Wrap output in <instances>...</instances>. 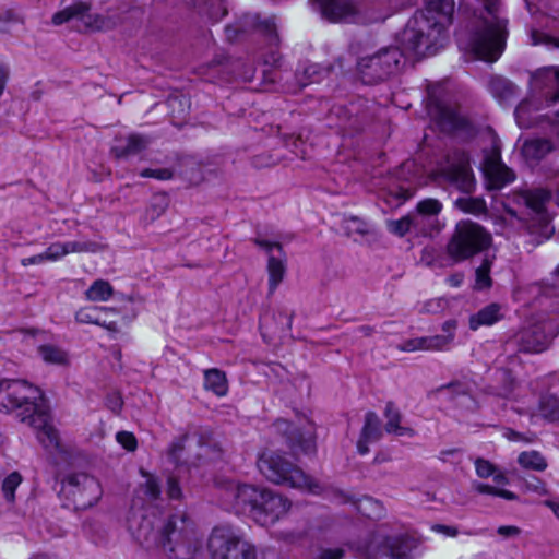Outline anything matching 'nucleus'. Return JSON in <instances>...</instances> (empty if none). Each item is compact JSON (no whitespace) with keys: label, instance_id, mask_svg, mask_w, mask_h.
<instances>
[{"label":"nucleus","instance_id":"1","mask_svg":"<svg viewBox=\"0 0 559 559\" xmlns=\"http://www.w3.org/2000/svg\"><path fill=\"white\" fill-rule=\"evenodd\" d=\"M0 407L7 413L16 411L20 421L34 428L44 448L59 447L57 429L51 425L50 408L43 392L26 380L0 381Z\"/></svg>","mask_w":559,"mask_h":559},{"label":"nucleus","instance_id":"2","mask_svg":"<svg viewBox=\"0 0 559 559\" xmlns=\"http://www.w3.org/2000/svg\"><path fill=\"white\" fill-rule=\"evenodd\" d=\"M133 536L143 548H156L169 559H194L202 548L186 513H169L154 523L143 519Z\"/></svg>","mask_w":559,"mask_h":559},{"label":"nucleus","instance_id":"3","mask_svg":"<svg viewBox=\"0 0 559 559\" xmlns=\"http://www.w3.org/2000/svg\"><path fill=\"white\" fill-rule=\"evenodd\" d=\"M454 0H426L403 32V40L415 53L435 55L448 40L453 22Z\"/></svg>","mask_w":559,"mask_h":559},{"label":"nucleus","instance_id":"4","mask_svg":"<svg viewBox=\"0 0 559 559\" xmlns=\"http://www.w3.org/2000/svg\"><path fill=\"white\" fill-rule=\"evenodd\" d=\"M234 503L257 524L265 527L278 522L292 506L287 498L271 489L247 484L237 486Z\"/></svg>","mask_w":559,"mask_h":559},{"label":"nucleus","instance_id":"5","mask_svg":"<svg viewBox=\"0 0 559 559\" xmlns=\"http://www.w3.org/2000/svg\"><path fill=\"white\" fill-rule=\"evenodd\" d=\"M257 467L273 484L304 489L313 495L322 492L320 484L290 461L285 452L262 450L258 455Z\"/></svg>","mask_w":559,"mask_h":559},{"label":"nucleus","instance_id":"6","mask_svg":"<svg viewBox=\"0 0 559 559\" xmlns=\"http://www.w3.org/2000/svg\"><path fill=\"white\" fill-rule=\"evenodd\" d=\"M491 19L480 17L469 32L468 46L473 56L480 61L493 63L506 50L509 35L508 19L497 14Z\"/></svg>","mask_w":559,"mask_h":559},{"label":"nucleus","instance_id":"7","mask_svg":"<svg viewBox=\"0 0 559 559\" xmlns=\"http://www.w3.org/2000/svg\"><path fill=\"white\" fill-rule=\"evenodd\" d=\"M492 237L484 226L472 221H460L447 243V253L455 262H464L486 251Z\"/></svg>","mask_w":559,"mask_h":559},{"label":"nucleus","instance_id":"8","mask_svg":"<svg viewBox=\"0 0 559 559\" xmlns=\"http://www.w3.org/2000/svg\"><path fill=\"white\" fill-rule=\"evenodd\" d=\"M59 495L64 508L79 511L96 504L103 495V489L94 476L86 473H70L62 479Z\"/></svg>","mask_w":559,"mask_h":559},{"label":"nucleus","instance_id":"9","mask_svg":"<svg viewBox=\"0 0 559 559\" xmlns=\"http://www.w3.org/2000/svg\"><path fill=\"white\" fill-rule=\"evenodd\" d=\"M210 559H257L255 547L230 526H216L209 537Z\"/></svg>","mask_w":559,"mask_h":559},{"label":"nucleus","instance_id":"10","mask_svg":"<svg viewBox=\"0 0 559 559\" xmlns=\"http://www.w3.org/2000/svg\"><path fill=\"white\" fill-rule=\"evenodd\" d=\"M402 51L394 46L380 49L372 56L361 57L357 61V72L365 85H374L385 81L399 70Z\"/></svg>","mask_w":559,"mask_h":559},{"label":"nucleus","instance_id":"11","mask_svg":"<svg viewBox=\"0 0 559 559\" xmlns=\"http://www.w3.org/2000/svg\"><path fill=\"white\" fill-rule=\"evenodd\" d=\"M438 177L464 194H472L476 189L471 156L464 150H454L447 156V164L439 168Z\"/></svg>","mask_w":559,"mask_h":559},{"label":"nucleus","instance_id":"12","mask_svg":"<svg viewBox=\"0 0 559 559\" xmlns=\"http://www.w3.org/2000/svg\"><path fill=\"white\" fill-rule=\"evenodd\" d=\"M272 430L284 439L294 456L312 455L317 452L316 428L310 420L307 426L299 427L290 420L277 418L272 424Z\"/></svg>","mask_w":559,"mask_h":559},{"label":"nucleus","instance_id":"13","mask_svg":"<svg viewBox=\"0 0 559 559\" xmlns=\"http://www.w3.org/2000/svg\"><path fill=\"white\" fill-rule=\"evenodd\" d=\"M435 122L442 133L459 136L466 143L473 141L479 133L477 126L468 117L443 104L437 106Z\"/></svg>","mask_w":559,"mask_h":559},{"label":"nucleus","instance_id":"14","mask_svg":"<svg viewBox=\"0 0 559 559\" xmlns=\"http://www.w3.org/2000/svg\"><path fill=\"white\" fill-rule=\"evenodd\" d=\"M252 241L267 255V292L269 295H273L283 282L287 271L286 252L283 245L278 241H271L259 237L252 239Z\"/></svg>","mask_w":559,"mask_h":559},{"label":"nucleus","instance_id":"15","mask_svg":"<svg viewBox=\"0 0 559 559\" xmlns=\"http://www.w3.org/2000/svg\"><path fill=\"white\" fill-rule=\"evenodd\" d=\"M328 119L334 121L335 127L349 134L362 131L367 120V111L361 100H353L347 105H333Z\"/></svg>","mask_w":559,"mask_h":559},{"label":"nucleus","instance_id":"16","mask_svg":"<svg viewBox=\"0 0 559 559\" xmlns=\"http://www.w3.org/2000/svg\"><path fill=\"white\" fill-rule=\"evenodd\" d=\"M420 540L408 533L384 536L377 545L378 559H414Z\"/></svg>","mask_w":559,"mask_h":559},{"label":"nucleus","instance_id":"17","mask_svg":"<svg viewBox=\"0 0 559 559\" xmlns=\"http://www.w3.org/2000/svg\"><path fill=\"white\" fill-rule=\"evenodd\" d=\"M335 498L341 504H352L359 514L369 520H381L386 514V509L383 503L371 496H362L361 498H356L355 496L343 490H336Z\"/></svg>","mask_w":559,"mask_h":559},{"label":"nucleus","instance_id":"18","mask_svg":"<svg viewBox=\"0 0 559 559\" xmlns=\"http://www.w3.org/2000/svg\"><path fill=\"white\" fill-rule=\"evenodd\" d=\"M485 177L487 189L495 191L503 189L516 179L514 171L502 163L499 152L486 158Z\"/></svg>","mask_w":559,"mask_h":559},{"label":"nucleus","instance_id":"19","mask_svg":"<svg viewBox=\"0 0 559 559\" xmlns=\"http://www.w3.org/2000/svg\"><path fill=\"white\" fill-rule=\"evenodd\" d=\"M321 15L331 23L353 20L358 15V9L353 0H312Z\"/></svg>","mask_w":559,"mask_h":559},{"label":"nucleus","instance_id":"20","mask_svg":"<svg viewBox=\"0 0 559 559\" xmlns=\"http://www.w3.org/2000/svg\"><path fill=\"white\" fill-rule=\"evenodd\" d=\"M518 350L521 353H542L547 348V337L537 324L521 328L513 336Z\"/></svg>","mask_w":559,"mask_h":559},{"label":"nucleus","instance_id":"21","mask_svg":"<svg viewBox=\"0 0 559 559\" xmlns=\"http://www.w3.org/2000/svg\"><path fill=\"white\" fill-rule=\"evenodd\" d=\"M150 144V136L132 132L127 135L124 144L111 146L110 154L117 160L127 159L146 151Z\"/></svg>","mask_w":559,"mask_h":559},{"label":"nucleus","instance_id":"22","mask_svg":"<svg viewBox=\"0 0 559 559\" xmlns=\"http://www.w3.org/2000/svg\"><path fill=\"white\" fill-rule=\"evenodd\" d=\"M503 319L502 306L498 302H490L469 316L468 328L472 331H477L481 326H492Z\"/></svg>","mask_w":559,"mask_h":559},{"label":"nucleus","instance_id":"23","mask_svg":"<svg viewBox=\"0 0 559 559\" xmlns=\"http://www.w3.org/2000/svg\"><path fill=\"white\" fill-rule=\"evenodd\" d=\"M456 329L457 321L455 319L444 321L441 326L443 334L427 336L429 352L449 350L454 342Z\"/></svg>","mask_w":559,"mask_h":559},{"label":"nucleus","instance_id":"24","mask_svg":"<svg viewBox=\"0 0 559 559\" xmlns=\"http://www.w3.org/2000/svg\"><path fill=\"white\" fill-rule=\"evenodd\" d=\"M555 150L554 142L545 138L526 140L522 146V154L527 160L540 162Z\"/></svg>","mask_w":559,"mask_h":559},{"label":"nucleus","instance_id":"25","mask_svg":"<svg viewBox=\"0 0 559 559\" xmlns=\"http://www.w3.org/2000/svg\"><path fill=\"white\" fill-rule=\"evenodd\" d=\"M557 66L545 67L537 69L531 75V84L535 90H538L545 97L548 105H552L547 97L549 91L556 90L555 69Z\"/></svg>","mask_w":559,"mask_h":559},{"label":"nucleus","instance_id":"26","mask_svg":"<svg viewBox=\"0 0 559 559\" xmlns=\"http://www.w3.org/2000/svg\"><path fill=\"white\" fill-rule=\"evenodd\" d=\"M246 19L248 20V24H250L254 31L261 33L271 45H278L280 36L274 19H262L259 14L247 16Z\"/></svg>","mask_w":559,"mask_h":559},{"label":"nucleus","instance_id":"27","mask_svg":"<svg viewBox=\"0 0 559 559\" xmlns=\"http://www.w3.org/2000/svg\"><path fill=\"white\" fill-rule=\"evenodd\" d=\"M37 353L46 365L68 366L70 364L67 350L53 344H41Z\"/></svg>","mask_w":559,"mask_h":559},{"label":"nucleus","instance_id":"28","mask_svg":"<svg viewBox=\"0 0 559 559\" xmlns=\"http://www.w3.org/2000/svg\"><path fill=\"white\" fill-rule=\"evenodd\" d=\"M551 191L546 188L528 190L524 193L525 205L537 214L546 212L547 204L551 200Z\"/></svg>","mask_w":559,"mask_h":559},{"label":"nucleus","instance_id":"29","mask_svg":"<svg viewBox=\"0 0 559 559\" xmlns=\"http://www.w3.org/2000/svg\"><path fill=\"white\" fill-rule=\"evenodd\" d=\"M204 388L217 396H225L228 392L226 373L217 368L205 370Z\"/></svg>","mask_w":559,"mask_h":559},{"label":"nucleus","instance_id":"30","mask_svg":"<svg viewBox=\"0 0 559 559\" xmlns=\"http://www.w3.org/2000/svg\"><path fill=\"white\" fill-rule=\"evenodd\" d=\"M537 412L549 423L559 421V396L552 393L542 394L538 400Z\"/></svg>","mask_w":559,"mask_h":559},{"label":"nucleus","instance_id":"31","mask_svg":"<svg viewBox=\"0 0 559 559\" xmlns=\"http://www.w3.org/2000/svg\"><path fill=\"white\" fill-rule=\"evenodd\" d=\"M359 437L377 442L382 437V427L379 416L373 411H368L365 414L364 426L360 430Z\"/></svg>","mask_w":559,"mask_h":559},{"label":"nucleus","instance_id":"32","mask_svg":"<svg viewBox=\"0 0 559 559\" xmlns=\"http://www.w3.org/2000/svg\"><path fill=\"white\" fill-rule=\"evenodd\" d=\"M114 295L112 285L105 280H96L85 290V298L90 301H108Z\"/></svg>","mask_w":559,"mask_h":559},{"label":"nucleus","instance_id":"33","mask_svg":"<svg viewBox=\"0 0 559 559\" xmlns=\"http://www.w3.org/2000/svg\"><path fill=\"white\" fill-rule=\"evenodd\" d=\"M518 463L524 469L536 472H544L548 466L545 456L536 450L521 452L518 457Z\"/></svg>","mask_w":559,"mask_h":559},{"label":"nucleus","instance_id":"34","mask_svg":"<svg viewBox=\"0 0 559 559\" xmlns=\"http://www.w3.org/2000/svg\"><path fill=\"white\" fill-rule=\"evenodd\" d=\"M139 474L145 478V483L142 485L143 493L152 501L159 500L162 497L160 479L142 467L139 469Z\"/></svg>","mask_w":559,"mask_h":559},{"label":"nucleus","instance_id":"35","mask_svg":"<svg viewBox=\"0 0 559 559\" xmlns=\"http://www.w3.org/2000/svg\"><path fill=\"white\" fill-rule=\"evenodd\" d=\"M455 205L462 212L473 215H480L487 213V204L483 198H459Z\"/></svg>","mask_w":559,"mask_h":559},{"label":"nucleus","instance_id":"36","mask_svg":"<svg viewBox=\"0 0 559 559\" xmlns=\"http://www.w3.org/2000/svg\"><path fill=\"white\" fill-rule=\"evenodd\" d=\"M23 481V477L20 472L14 471L10 473L2 481L1 490L4 499L10 502H15V491Z\"/></svg>","mask_w":559,"mask_h":559},{"label":"nucleus","instance_id":"37","mask_svg":"<svg viewBox=\"0 0 559 559\" xmlns=\"http://www.w3.org/2000/svg\"><path fill=\"white\" fill-rule=\"evenodd\" d=\"M181 164L185 166L181 175L189 186H197L203 181L204 176L201 167L192 158H185Z\"/></svg>","mask_w":559,"mask_h":559},{"label":"nucleus","instance_id":"38","mask_svg":"<svg viewBox=\"0 0 559 559\" xmlns=\"http://www.w3.org/2000/svg\"><path fill=\"white\" fill-rule=\"evenodd\" d=\"M490 92L499 99H507L512 95L514 84L507 79L495 76L489 82Z\"/></svg>","mask_w":559,"mask_h":559},{"label":"nucleus","instance_id":"39","mask_svg":"<svg viewBox=\"0 0 559 559\" xmlns=\"http://www.w3.org/2000/svg\"><path fill=\"white\" fill-rule=\"evenodd\" d=\"M533 102L530 99H523L514 109V118L520 128H528L533 120L532 110Z\"/></svg>","mask_w":559,"mask_h":559},{"label":"nucleus","instance_id":"40","mask_svg":"<svg viewBox=\"0 0 559 559\" xmlns=\"http://www.w3.org/2000/svg\"><path fill=\"white\" fill-rule=\"evenodd\" d=\"M99 313H102V307L86 306L81 307L74 313V320L80 324H93L99 323Z\"/></svg>","mask_w":559,"mask_h":559},{"label":"nucleus","instance_id":"41","mask_svg":"<svg viewBox=\"0 0 559 559\" xmlns=\"http://www.w3.org/2000/svg\"><path fill=\"white\" fill-rule=\"evenodd\" d=\"M491 262L485 259L475 272V288L483 290L492 286L490 276Z\"/></svg>","mask_w":559,"mask_h":559},{"label":"nucleus","instance_id":"42","mask_svg":"<svg viewBox=\"0 0 559 559\" xmlns=\"http://www.w3.org/2000/svg\"><path fill=\"white\" fill-rule=\"evenodd\" d=\"M384 417L386 418L384 426L385 431L388 433L396 431V428H399V425L402 420V414L393 401L386 402L384 408Z\"/></svg>","mask_w":559,"mask_h":559},{"label":"nucleus","instance_id":"43","mask_svg":"<svg viewBox=\"0 0 559 559\" xmlns=\"http://www.w3.org/2000/svg\"><path fill=\"white\" fill-rule=\"evenodd\" d=\"M118 311L111 307H102V313H99V323L97 326H102L109 332L117 333L119 331V324L117 321Z\"/></svg>","mask_w":559,"mask_h":559},{"label":"nucleus","instance_id":"44","mask_svg":"<svg viewBox=\"0 0 559 559\" xmlns=\"http://www.w3.org/2000/svg\"><path fill=\"white\" fill-rule=\"evenodd\" d=\"M442 203L438 199L426 198L416 205V211L423 216H436L442 211Z\"/></svg>","mask_w":559,"mask_h":559},{"label":"nucleus","instance_id":"45","mask_svg":"<svg viewBox=\"0 0 559 559\" xmlns=\"http://www.w3.org/2000/svg\"><path fill=\"white\" fill-rule=\"evenodd\" d=\"M64 254L69 253H95L98 250V243L95 241H67L62 242Z\"/></svg>","mask_w":559,"mask_h":559},{"label":"nucleus","instance_id":"46","mask_svg":"<svg viewBox=\"0 0 559 559\" xmlns=\"http://www.w3.org/2000/svg\"><path fill=\"white\" fill-rule=\"evenodd\" d=\"M166 496L169 500L181 501L183 498L182 488L179 478L170 474L166 479Z\"/></svg>","mask_w":559,"mask_h":559},{"label":"nucleus","instance_id":"47","mask_svg":"<svg viewBox=\"0 0 559 559\" xmlns=\"http://www.w3.org/2000/svg\"><path fill=\"white\" fill-rule=\"evenodd\" d=\"M413 219L406 215L390 223V231L399 237H404L411 231Z\"/></svg>","mask_w":559,"mask_h":559},{"label":"nucleus","instance_id":"48","mask_svg":"<svg viewBox=\"0 0 559 559\" xmlns=\"http://www.w3.org/2000/svg\"><path fill=\"white\" fill-rule=\"evenodd\" d=\"M189 435L183 433L175 439L168 447V456L170 460L178 462L188 441Z\"/></svg>","mask_w":559,"mask_h":559},{"label":"nucleus","instance_id":"49","mask_svg":"<svg viewBox=\"0 0 559 559\" xmlns=\"http://www.w3.org/2000/svg\"><path fill=\"white\" fill-rule=\"evenodd\" d=\"M139 175L142 178H154L166 181L173 179L174 171L170 168H144Z\"/></svg>","mask_w":559,"mask_h":559},{"label":"nucleus","instance_id":"50","mask_svg":"<svg viewBox=\"0 0 559 559\" xmlns=\"http://www.w3.org/2000/svg\"><path fill=\"white\" fill-rule=\"evenodd\" d=\"M117 442L127 451L133 452L138 449V439L133 432L118 431L116 435Z\"/></svg>","mask_w":559,"mask_h":559},{"label":"nucleus","instance_id":"51","mask_svg":"<svg viewBox=\"0 0 559 559\" xmlns=\"http://www.w3.org/2000/svg\"><path fill=\"white\" fill-rule=\"evenodd\" d=\"M167 106L171 109L173 112L175 111V108L178 106L179 117L183 118L189 111L190 102L186 96H169L167 98Z\"/></svg>","mask_w":559,"mask_h":559},{"label":"nucleus","instance_id":"52","mask_svg":"<svg viewBox=\"0 0 559 559\" xmlns=\"http://www.w3.org/2000/svg\"><path fill=\"white\" fill-rule=\"evenodd\" d=\"M401 349L403 352H417V350H428V337L427 336H420L415 338L406 340Z\"/></svg>","mask_w":559,"mask_h":559},{"label":"nucleus","instance_id":"53","mask_svg":"<svg viewBox=\"0 0 559 559\" xmlns=\"http://www.w3.org/2000/svg\"><path fill=\"white\" fill-rule=\"evenodd\" d=\"M475 471L478 477L488 478L493 475V473L497 471V467L490 461L478 457L475 460Z\"/></svg>","mask_w":559,"mask_h":559},{"label":"nucleus","instance_id":"54","mask_svg":"<svg viewBox=\"0 0 559 559\" xmlns=\"http://www.w3.org/2000/svg\"><path fill=\"white\" fill-rule=\"evenodd\" d=\"M21 22L20 16L13 9L0 11V32H7L11 24Z\"/></svg>","mask_w":559,"mask_h":559},{"label":"nucleus","instance_id":"55","mask_svg":"<svg viewBox=\"0 0 559 559\" xmlns=\"http://www.w3.org/2000/svg\"><path fill=\"white\" fill-rule=\"evenodd\" d=\"M47 261H58L66 257L62 242H53L44 251Z\"/></svg>","mask_w":559,"mask_h":559},{"label":"nucleus","instance_id":"56","mask_svg":"<svg viewBox=\"0 0 559 559\" xmlns=\"http://www.w3.org/2000/svg\"><path fill=\"white\" fill-rule=\"evenodd\" d=\"M531 39L533 45H540V44H555L556 47H559V39L555 38L548 34L538 32L536 29H533L531 33Z\"/></svg>","mask_w":559,"mask_h":559},{"label":"nucleus","instance_id":"57","mask_svg":"<svg viewBox=\"0 0 559 559\" xmlns=\"http://www.w3.org/2000/svg\"><path fill=\"white\" fill-rule=\"evenodd\" d=\"M322 71L329 72V69H322L319 64H310L305 69V75L308 79L306 84L319 83Z\"/></svg>","mask_w":559,"mask_h":559},{"label":"nucleus","instance_id":"58","mask_svg":"<svg viewBox=\"0 0 559 559\" xmlns=\"http://www.w3.org/2000/svg\"><path fill=\"white\" fill-rule=\"evenodd\" d=\"M345 556V550L342 547L321 548L318 554V559H342Z\"/></svg>","mask_w":559,"mask_h":559},{"label":"nucleus","instance_id":"59","mask_svg":"<svg viewBox=\"0 0 559 559\" xmlns=\"http://www.w3.org/2000/svg\"><path fill=\"white\" fill-rule=\"evenodd\" d=\"M68 9H70L73 19L83 17L91 10V3L79 0L68 5Z\"/></svg>","mask_w":559,"mask_h":559},{"label":"nucleus","instance_id":"60","mask_svg":"<svg viewBox=\"0 0 559 559\" xmlns=\"http://www.w3.org/2000/svg\"><path fill=\"white\" fill-rule=\"evenodd\" d=\"M106 406L114 414H119L123 407V400L120 394L114 393L106 397Z\"/></svg>","mask_w":559,"mask_h":559},{"label":"nucleus","instance_id":"61","mask_svg":"<svg viewBox=\"0 0 559 559\" xmlns=\"http://www.w3.org/2000/svg\"><path fill=\"white\" fill-rule=\"evenodd\" d=\"M245 31L241 27L236 25H226L225 26V36L229 43H235L241 39Z\"/></svg>","mask_w":559,"mask_h":559},{"label":"nucleus","instance_id":"62","mask_svg":"<svg viewBox=\"0 0 559 559\" xmlns=\"http://www.w3.org/2000/svg\"><path fill=\"white\" fill-rule=\"evenodd\" d=\"M72 19H73L72 13L70 12V9H68V7H67L63 10L56 12L52 15L51 21L55 25H62Z\"/></svg>","mask_w":559,"mask_h":559},{"label":"nucleus","instance_id":"63","mask_svg":"<svg viewBox=\"0 0 559 559\" xmlns=\"http://www.w3.org/2000/svg\"><path fill=\"white\" fill-rule=\"evenodd\" d=\"M348 222L355 225V227L353 228L355 233L361 236H365L369 233L368 224L365 221L358 218L357 216H350Z\"/></svg>","mask_w":559,"mask_h":559},{"label":"nucleus","instance_id":"64","mask_svg":"<svg viewBox=\"0 0 559 559\" xmlns=\"http://www.w3.org/2000/svg\"><path fill=\"white\" fill-rule=\"evenodd\" d=\"M555 76H556V90L549 91L547 93V97L551 104H556L559 102V66H557V68L555 69Z\"/></svg>","mask_w":559,"mask_h":559}]
</instances>
